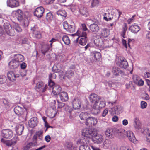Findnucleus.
<instances>
[{
    "label": "nucleus",
    "mask_w": 150,
    "mask_h": 150,
    "mask_svg": "<svg viewBox=\"0 0 150 150\" xmlns=\"http://www.w3.org/2000/svg\"><path fill=\"white\" fill-rule=\"evenodd\" d=\"M76 34L78 37L74 42H78L80 45H85L87 42L86 33L79 31H77Z\"/></svg>",
    "instance_id": "obj_1"
},
{
    "label": "nucleus",
    "mask_w": 150,
    "mask_h": 150,
    "mask_svg": "<svg viewBox=\"0 0 150 150\" xmlns=\"http://www.w3.org/2000/svg\"><path fill=\"white\" fill-rule=\"evenodd\" d=\"M97 130L94 128H87L84 129L82 131V135L87 138H91L95 135Z\"/></svg>",
    "instance_id": "obj_2"
},
{
    "label": "nucleus",
    "mask_w": 150,
    "mask_h": 150,
    "mask_svg": "<svg viewBox=\"0 0 150 150\" xmlns=\"http://www.w3.org/2000/svg\"><path fill=\"white\" fill-rule=\"evenodd\" d=\"M116 64L121 68L126 69L128 65L127 61L125 58L122 57H119L116 60Z\"/></svg>",
    "instance_id": "obj_3"
},
{
    "label": "nucleus",
    "mask_w": 150,
    "mask_h": 150,
    "mask_svg": "<svg viewBox=\"0 0 150 150\" xmlns=\"http://www.w3.org/2000/svg\"><path fill=\"white\" fill-rule=\"evenodd\" d=\"M4 29L6 33L10 36H13L15 34L14 30L12 28L11 25L8 23H4Z\"/></svg>",
    "instance_id": "obj_4"
},
{
    "label": "nucleus",
    "mask_w": 150,
    "mask_h": 150,
    "mask_svg": "<svg viewBox=\"0 0 150 150\" xmlns=\"http://www.w3.org/2000/svg\"><path fill=\"white\" fill-rule=\"evenodd\" d=\"M1 134L3 138L9 139L11 138L12 137L13 133L11 129H5L1 130Z\"/></svg>",
    "instance_id": "obj_5"
},
{
    "label": "nucleus",
    "mask_w": 150,
    "mask_h": 150,
    "mask_svg": "<svg viewBox=\"0 0 150 150\" xmlns=\"http://www.w3.org/2000/svg\"><path fill=\"white\" fill-rule=\"evenodd\" d=\"M98 122V120L96 118L90 116L87 120L85 121L86 125L89 127H94L96 126Z\"/></svg>",
    "instance_id": "obj_6"
},
{
    "label": "nucleus",
    "mask_w": 150,
    "mask_h": 150,
    "mask_svg": "<svg viewBox=\"0 0 150 150\" xmlns=\"http://www.w3.org/2000/svg\"><path fill=\"white\" fill-rule=\"evenodd\" d=\"M94 103L93 108L97 110L96 113H98L101 109L106 105L105 102L103 101H100L99 103H98V102H97Z\"/></svg>",
    "instance_id": "obj_7"
},
{
    "label": "nucleus",
    "mask_w": 150,
    "mask_h": 150,
    "mask_svg": "<svg viewBox=\"0 0 150 150\" xmlns=\"http://www.w3.org/2000/svg\"><path fill=\"white\" fill-rule=\"evenodd\" d=\"M97 132L95 135H93L92 139L93 142L95 143L101 144L103 140V137L102 135L98 134H97Z\"/></svg>",
    "instance_id": "obj_8"
},
{
    "label": "nucleus",
    "mask_w": 150,
    "mask_h": 150,
    "mask_svg": "<svg viewBox=\"0 0 150 150\" xmlns=\"http://www.w3.org/2000/svg\"><path fill=\"white\" fill-rule=\"evenodd\" d=\"M47 84L44 85V83L42 81H39L36 84L35 88L36 89H38L42 92H45L47 88Z\"/></svg>",
    "instance_id": "obj_9"
},
{
    "label": "nucleus",
    "mask_w": 150,
    "mask_h": 150,
    "mask_svg": "<svg viewBox=\"0 0 150 150\" xmlns=\"http://www.w3.org/2000/svg\"><path fill=\"white\" fill-rule=\"evenodd\" d=\"M44 12V9L42 6L38 7L34 12V15L38 18H41Z\"/></svg>",
    "instance_id": "obj_10"
},
{
    "label": "nucleus",
    "mask_w": 150,
    "mask_h": 150,
    "mask_svg": "<svg viewBox=\"0 0 150 150\" xmlns=\"http://www.w3.org/2000/svg\"><path fill=\"white\" fill-rule=\"evenodd\" d=\"M133 79L134 82L139 86H142L144 84V81L137 75H133Z\"/></svg>",
    "instance_id": "obj_11"
},
{
    "label": "nucleus",
    "mask_w": 150,
    "mask_h": 150,
    "mask_svg": "<svg viewBox=\"0 0 150 150\" xmlns=\"http://www.w3.org/2000/svg\"><path fill=\"white\" fill-rule=\"evenodd\" d=\"M73 108L75 109H79L81 106V100L78 98L74 99L72 102Z\"/></svg>",
    "instance_id": "obj_12"
},
{
    "label": "nucleus",
    "mask_w": 150,
    "mask_h": 150,
    "mask_svg": "<svg viewBox=\"0 0 150 150\" xmlns=\"http://www.w3.org/2000/svg\"><path fill=\"white\" fill-rule=\"evenodd\" d=\"M63 25L64 28L67 31L71 33H72L75 32V29L74 27L68 23L67 21H64L63 23Z\"/></svg>",
    "instance_id": "obj_13"
},
{
    "label": "nucleus",
    "mask_w": 150,
    "mask_h": 150,
    "mask_svg": "<svg viewBox=\"0 0 150 150\" xmlns=\"http://www.w3.org/2000/svg\"><path fill=\"white\" fill-rule=\"evenodd\" d=\"M18 74H15L12 71H9L7 73V76L8 79L11 81H13L16 80V78L19 77Z\"/></svg>",
    "instance_id": "obj_14"
},
{
    "label": "nucleus",
    "mask_w": 150,
    "mask_h": 150,
    "mask_svg": "<svg viewBox=\"0 0 150 150\" xmlns=\"http://www.w3.org/2000/svg\"><path fill=\"white\" fill-rule=\"evenodd\" d=\"M7 4L8 6L11 8L18 7L19 5L18 0H7Z\"/></svg>",
    "instance_id": "obj_15"
},
{
    "label": "nucleus",
    "mask_w": 150,
    "mask_h": 150,
    "mask_svg": "<svg viewBox=\"0 0 150 150\" xmlns=\"http://www.w3.org/2000/svg\"><path fill=\"white\" fill-rule=\"evenodd\" d=\"M89 98L91 102L94 103L96 102H99L100 97L96 94L92 93L90 95Z\"/></svg>",
    "instance_id": "obj_16"
},
{
    "label": "nucleus",
    "mask_w": 150,
    "mask_h": 150,
    "mask_svg": "<svg viewBox=\"0 0 150 150\" xmlns=\"http://www.w3.org/2000/svg\"><path fill=\"white\" fill-rule=\"evenodd\" d=\"M129 29L132 33H136L140 30V28L137 24L134 23L130 27Z\"/></svg>",
    "instance_id": "obj_17"
},
{
    "label": "nucleus",
    "mask_w": 150,
    "mask_h": 150,
    "mask_svg": "<svg viewBox=\"0 0 150 150\" xmlns=\"http://www.w3.org/2000/svg\"><path fill=\"white\" fill-rule=\"evenodd\" d=\"M127 137L129 140L132 142H134L136 141L137 140L133 133L130 131L126 132Z\"/></svg>",
    "instance_id": "obj_18"
},
{
    "label": "nucleus",
    "mask_w": 150,
    "mask_h": 150,
    "mask_svg": "<svg viewBox=\"0 0 150 150\" xmlns=\"http://www.w3.org/2000/svg\"><path fill=\"white\" fill-rule=\"evenodd\" d=\"M51 47L48 43H46L42 45L41 48V51L42 53L44 55H45Z\"/></svg>",
    "instance_id": "obj_19"
},
{
    "label": "nucleus",
    "mask_w": 150,
    "mask_h": 150,
    "mask_svg": "<svg viewBox=\"0 0 150 150\" xmlns=\"http://www.w3.org/2000/svg\"><path fill=\"white\" fill-rule=\"evenodd\" d=\"M104 19L106 21H110L112 20H113L114 21V18L115 17V16L112 15L109 13H105L103 15Z\"/></svg>",
    "instance_id": "obj_20"
},
{
    "label": "nucleus",
    "mask_w": 150,
    "mask_h": 150,
    "mask_svg": "<svg viewBox=\"0 0 150 150\" xmlns=\"http://www.w3.org/2000/svg\"><path fill=\"white\" fill-rule=\"evenodd\" d=\"M24 129V127L22 124H19L17 125L15 128V130L16 133L19 135H21Z\"/></svg>",
    "instance_id": "obj_21"
},
{
    "label": "nucleus",
    "mask_w": 150,
    "mask_h": 150,
    "mask_svg": "<svg viewBox=\"0 0 150 150\" xmlns=\"http://www.w3.org/2000/svg\"><path fill=\"white\" fill-rule=\"evenodd\" d=\"M61 91V88L58 85H55L52 89V92L54 95H57L60 93Z\"/></svg>",
    "instance_id": "obj_22"
},
{
    "label": "nucleus",
    "mask_w": 150,
    "mask_h": 150,
    "mask_svg": "<svg viewBox=\"0 0 150 150\" xmlns=\"http://www.w3.org/2000/svg\"><path fill=\"white\" fill-rule=\"evenodd\" d=\"M15 17L20 22L23 19V13L21 10L18 9L15 11Z\"/></svg>",
    "instance_id": "obj_23"
},
{
    "label": "nucleus",
    "mask_w": 150,
    "mask_h": 150,
    "mask_svg": "<svg viewBox=\"0 0 150 150\" xmlns=\"http://www.w3.org/2000/svg\"><path fill=\"white\" fill-rule=\"evenodd\" d=\"M59 97L61 100L63 102L67 101L69 99L67 93L65 92H62L60 93L59 94Z\"/></svg>",
    "instance_id": "obj_24"
},
{
    "label": "nucleus",
    "mask_w": 150,
    "mask_h": 150,
    "mask_svg": "<svg viewBox=\"0 0 150 150\" xmlns=\"http://www.w3.org/2000/svg\"><path fill=\"white\" fill-rule=\"evenodd\" d=\"M110 34V31L108 29L105 28L102 29L101 32L100 36L103 38L108 37Z\"/></svg>",
    "instance_id": "obj_25"
},
{
    "label": "nucleus",
    "mask_w": 150,
    "mask_h": 150,
    "mask_svg": "<svg viewBox=\"0 0 150 150\" xmlns=\"http://www.w3.org/2000/svg\"><path fill=\"white\" fill-rule=\"evenodd\" d=\"M89 28L90 30L92 32L97 33L99 30V28L98 26L96 24L93 23L90 25Z\"/></svg>",
    "instance_id": "obj_26"
},
{
    "label": "nucleus",
    "mask_w": 150,
    "mask_h": 150,
    "mask_svg": "<svg viewBox=\"0 0 150 150\" xmlns=\"http://www.w3.org/2000/svg\"><path fill=\"white\" fill-rule=\"evenodd\" d=\"M90 116V114L86 112H82L79 115L80 119L81 120L86 121Z\"/></svg>",
    "instance_id": "obj_27"
},
{
    "label": "nucleus",
    "mask_w": 150,
    "mask_h": 150,
    "mask_svg": "<svg viewBox=\"0 0 150 150\" xmlns=\"http://www.w3.org/2000/svg\"><path fill=\"white\" fill-rule=\"evenodd\" d=\"M9 65L11 69L17 68L19 65V63L15 59L11 60L9 63Z\"/></svg>",
    "instance_id": "obj_28"
},
{
    "label": "nucleus",
    "mask_w": 150,
    "mask_h": 150,
    "mask_svg": "<svg viewBox=\"0 0 150 150\" xmlns=\"http://www.w3.org/2000/svg\"><path fill=\"white\" fill-rule=\"evenodd\" d=\"M36 117H33L29 120L28 125L30 127L33 128L37 125Z\"/></svg>",
    "instance_id": "obj_29"
},
{
    "label": "nucleus",
    "mask_w": 150,
    "mask_h": 150,
    "mask_svg": "<svg viewBox=\"0 0 150 150\" xmlns=\"http://www.w3.org/2000/svg\"><path fill=\"white\" fill-rule=\"evenodd\" d=\"M114 130L115 133L119 136H123L125 132V130L122 128H115L114 129Z\"/></svg>",
    "instance_id": "obj_30"
},
{
    "label": "nucleus",
    "mask_w": 150,
    "mask_h": 150,
    "mask_svg": "<svg viewBox=\"0 0 150 150\" xmlns=\"http://www.w3.org/2000/svg\"><path fill=\"white\" fill-rule=\"evenodd\" d=\"M23 108L19 106H16L14 109L15 113L18 115H21L23 113Z\"/></svg>",
    "instance_id": "obj_31"
},
{
    "label": "nucleus",
    "mask_w": 150,
    "mask_h": 150,
    "mask_svg": "<svg viewBox=\"0 0 150 150\" xmlns=\"http://www.w3.org/2000/svg\"><path fill=\"white\" fill-rule=\"evenodd\" d=\"M112 72L114 75L118 76L119 74H122V71L119 68L117 67H113L112 69Z\"/></svg>",
    "instance_id": "obj_32"
},
{
    "label": "nucleus",
    "mask_w": 150,
    "mask_h": 150,
    "mask_svg": "<svg viewBox=\"0 0 150 150\" xmlns=\"http://www.w3.org/2000/svg\"><path fill=\"white\" fill-rule=\"evenodd\" d=\"M14 59L18 63L23 61L24 60V57L22 55L18 54L14 56Z\"/></svg>",
    "instance_id": "obj_33"
},
{
    "label": "nucleus",
    "mask_w": 150,
    "mask_h": 150,
    "mask_svg": "<svg viewBox=\"0 0 150 150\" xmlns=\"http://www.w3.org/2000/svg\"><path fill=\"white\" fill-rule=\"evenodd\" d=\"M36 143H33V142H30L25 146L24 147V150H28L29 149L32 148L33 147L36 146Z\"/></svg>",
    "instance_id": "obj_34"
},
{
    "label": "nucleus",
    "mask_w": 150,
    "mask_h": 150,
    "mask_svg": "<svg viewBox=\"0 0 150 150\" xmlns=\"http://www.w3.org/2000/svg\"><path fill=\"white\" fill-rule=\"evenodd\" d=\"M80 13L81 15L85 17H87L89 13L86 8H82L80 10Z\"/></svg>",
    "instance_id": "obj_35"
},
{
    "label": "nucleus",
    "mask_w": 150,
    "mask_h": 150,
    "mask_svg": "<svg viewBox=\"0 0 150 150\" xmlns=\"http://www.w3.org/2000/svg\"><path fill=\"white\" fill-rule=\"evenodd\" d=\"M111 142L108 139H106L103 142V147L105 149H107L110 146Z\"/></svg>",
    "instance_id": "obj_36"
},
{
    "label": "nucleus",
    "mask_w": 150,
    "mask_h": 150,
    "mask_svg": "<svg viewBox=\"0 0 150 150\" xmlns=\"http://www.w3.org/2000/svg\"><path fill=\"white\" fill-rule=\"evenodd\" d=\"M93 53L94 55V58L96 60L99 61L100 60L101 55L99 52L94 51L93 52Z\"/></svg>",
    "instance_id": "obj_37"
},
{
    "label": "nucleus",
    "mask_w": 150,
    "mask_h": 150,
    "mask_svg": "<svg viewBox=\"0 0 150 150\" xmlns=\"http://www.w3.org/2000/svg\"><path fill=\"white\" fill-rule=\"evenodd\" d=\"M113 134V130L111 129H108L105 131V134L106 137L110 138H111Z\"/></svg>",
    "instance_id": "obj_38"
},
{
    "label": "nucleus",
    "mask_w": 150,
    "mask_h": 150,
    "mask_svg": "<svg viewBox=\"0 0 150 150\" xmlns=\"http://www.w3.org/2000/svg\"><path fill=\"white\" fill-rule=\"evenodd\" d=\"M56 114V112L54 110H49L47 112L48 116L51 118H53L55 117Z\"/></svg>",
    "instance_id": "obj_39"
},
{
    "label": "nucleus",
    "mask_w": 150,
    "mask_h": 150,
    "mask_svg": "<svg viewBox=\"0 0 150 150\" xmlns=\"http://www.w3.org/2000/svg\"><path fill=\"white\" fill-rule=\"evenodd\" d=\"M134 126L135 128L139 129L141 127V123L139 122V119L136 117L134 120Z\"/></svg>",
    "instance_id": "obj_40"
},
{
    "label": "nucleus",
    "mask_w": 150,
    "mask_h": 150,
    "mask_svg": "<svg viewBox=\"0 0 150 150\" xmlns=\"http://www.w3.org/2000/svg\"><path fill=\"white\" fill-rule=\"evenodd\" d=\"M62 40L66 45H68L70 43V40L69 37L67 35L63 36L62 38Z\"/></svg>",
    "instance_id": "obj_41"
},
{
    "label": "nucleus",
    "mask_w": 150,
    "mask_h": 150,
    "mask_svg": "<svg viewBox=\"0 0 150 150\" xmlns=\"http://www.w3.org/2000/svg\"><path fill=\"white\" fill-rule=\"evenodd\" d=\"M1 100L4 106L10 107L11 105V103L8 100L3 98L1 99Z\"/></svg>",
    "instance_id": "obj_42"
},
{
    "label": "nucleus",
    "mask_w": 150,
    "mask_h": 150,
    "mask_svg": "<svg viewBox=\"0 0 150 150\" xmlns=\"http://www.w3.org/2000/svg\"><path fill=\"white\" fill-rule=\"evenodd\" d=\"M1 142L8 146H10L13 145L11 141L10 140H6L3 138L1 139Z\"/></svg>",
    "instance_id": "obj_43"
},
{
    "label": "nucleus",
    "mask_w": 150,
    "mask_h": 150,
    "mask_svg": "<svg viewBox=\"0 0 150 150\" xmlns=\"http://www.w3.org/2000/svg\"><path fill=\"white\" fill-rule=\"evenodd\" d=\"M79 150H91L89 146L87 144L81 145L79 148Z\"/></svg>",
    "instance_id": "obj_44"
},
{
    "label": "nucleus",
    "mask_w": 150,
    "mask_h": 150,
    "mask_svg": "<svg viewBox=\"0 0 150 150\" xmlns=\"http://www.w3.org/2000/svg\"><path fill=\"white\" fill-rule=\"evenodd\" d=\"M7 78L6 76L4 75H0V84H4L6 81Z\"/></svg>",
    "instance_id": "obj_45"
},
{
    "label": "nucleus",
    "mask_w": 150,
    "mask_h": 150,
    "mask_svg": "<svg viewBox=\"0 0 150 150\" xmlns=\"http://www.w3.org/2000/svg\"><path fill=\"white\" fill-rule=\"evenodd\" d=\"M57 14L61 16L65 17L67 15L66 11L64 10H59L57 12Z\"/></svg>",
    "instance_id": "obj_46"
},
{
    "label": "nucleus",
    "mask_w": 150,
    "mask_h": 150,
    "mask_svg": "<svg viewBox=\"0 0 150 150\" xmlns=\"http://www.w3.org/2000/svg\"><path fill=\"white\" fill-rule=\"evenodd\" d=\"M74 75V72L72 70H69L66 71L65 76L69 78H71Z\"/></svg>",
    "instance_id": "obj_47"
},
{
    "label": "nucleus",
    "mask_w": 150,
    "mask_h": 150,
    "mask_svg": "<svg viewBox=\"0 0 150 150\" xmlns=\"http://www.w3.org/2000/svg\"><path fill=\"white\" fill-rule=\"evenodd\" d=\"M53 15L51 13L49 12L47 14L46 18L47 21H51L53 20Z\"/></svg>",
    "instance_id": "obj_48"
},
{
    "label": "nucleus",
    "mask_w": 150,
    "mask_h": 150,
    "mask_svg": "<svg viewBox=\"0 0 150 150\" xmlns=\"http://www.w3.org/2000/svg\"><path fill=\"white\" fill-rule=\"evenodd\" d=\"M33 34L34 37L36 38L40 39L42 37L41 33L39 30L33 33Z\"/></svg>",
    "instance_id": "obj_49"
},
{
    "label": "nucleus",
    "mask_w": 150,
    "mask_h": 150,
    "mask_svg": "<svg viewBox=\"0 0 150 150\" xmlns=\"http://www.w3.org/2000/svg\"><path fill=\"white\" fill-rule=\"evenodd\" d=\"M42 132L41 131H40L37 132L35 135L37 136V137L39 138V139L40 140H42L43 139L42 137Z\"/></svg>",
    "instance_id": "obj_50"
},
{
    "label": "nucleus",
    "mask_w": 150,
    "mask_h": 150,
    "mask_svg": "<svg viewBox=\"0 0 150 150\" xmlns=\"http://www.w3.org/2000/svg\"><path fill=\"white\" fill-rule=\"evenodd\" d=\"M82 28L81 29L78 30L77 31H81L84 32H86V31L88 30L87 28L86 25L85 24H82L81 25Z\"/></svg>",
    "instance_id": "obj_51"
},
{
    "label": "nucleus",
    "mask_w": 150,
    "mask_h": 150,
    "mask_svg": "<svg viewBox=\"0 0 150 150\" xmlns=\"http://www.w3.org/2000/svg\"><path fill=\"white\" fill-rule=\"evenodd\" d=\"M95 45L97 47H99L101 46V43L100 42L99 39H97L94 40V41Z\"/></svg>",
    "instance_id": "obj_52"
},
{
    "label": "nucleus",
    "mask_w": 150,
    "mask_h": 150,
    "mask_svg": "<svg viewBox=\"0 0 150 150\" xmlns=\"http://www.w3.org/2000/svg\"><path fill=\"white\" fill-rule=\"evenodd\" d=\"M99 2L98 0H92L91 6L92 7L97 6L99 4Z\"/></svg>",
    "instance_id": "obj_53"
},
{
    "label": "nucleus",
    "mask_w": 150,
    "mask_h": 150,
    "mask_svg": "<svg viewBox=\"0 0 150 150\" xmlns=\"http://www.w3.org/2000/svg\"><path fill=\"white\" fill-rule=\"evenodd\" d=\"M14 28L16 31L21 32L22 31L21 28L17 24H14Z\"/></svg>",
    "instance_id": "obj_54"
},
{
    "label": "nucleus",
    "mask_w": 150,
    "mask_h": 150,
    "mask_svg": "<svg viewBox=\"0 0 150 150\" xmlns=\"http://www.w3.org/2000/svg\"><path fill=\"white\" fill-rule=\"evenodd\" d=\"M136 16V15H134L129 19L127 20V22L128 24H130L132 22H133L135 20L134 17Z\"/></svg>",
    "instance_id": "obj_55"
},
{
    "label": "nucleus",
    "mask_w": 150,
    "mask_h": 150,
    "mask_svg": "<svg viewBox=\"0 0 150 150\" xmlns=\"http://www.w3.org/2000/svg\"><path fill=\"white\" fill-rule=\"evenodd\" d=\"M58 102V107L57 109H61L65 105V103H63L59 102L58 100H57Z\"/></svg>",
    "instance_id": "obj_56"
},
{
    "label": "nucleus",
    "mask_w": 150,
    "mask_h": 150,
    "mask_svg": "<svg viewBox=\"0 0 150 150\" xmlns=\"http://www.w3.org/2000/svg\"><path fill=\"white\" fill-rule=\"evenodd\" d=\"M31 30L33 34L39 30L38 28L36 25H35L33 27H31Z\"/></svg>",
    "instance_id": "obj_57"
},
{
    "label": "nucleus",
    "mask_w": 150,
    "mask_h": 150,
    "mask_svg": "<svg viewBox=\"0 0 150 150\" xmlns=\"http://www.w3.org/2000/svg\"><path fill=\"white\" fill-rule=\"evenodd\" d=\"M56 85L52 80H48V86L50 87H53Z\"/></svg>",
    "instance_id": "obj_58"
},
{
    "label": "nucleus",
    "mask_w": 150,
    "mask_h": 150,
    "mask_svg": "<svg viewBox=\"0 0 150 150\" xmlns=\"http://www.w3.org/2000/svg\"><path fill=\"white\" fill-rule=\"evenodd\" d=\"M141 108L142 109H144L147 107V103L144 101H142L141 102Z\"/></svg>",
    "instance_id": "obj_59"
},
{
    "label": "nucleus",
    "mask_w": 150,
    "mask_h": 150,
    "mask_svg": "<svg viewBox=\"0 0 150 150\" xmlns=\"http://www.w3.org/2000/svg\"><path fill=\"white\" fill-rule=\"evenodd\" d=\"M65 146L68 149H70L72 146V144L71 142H67L65 144Z\"/></svg>",
    "instance_id": "obj_60"
},
{
    "label": "nucleus",
    "mask_w": 150,
    "mask_h": 150,
    "mask_svg": "<svg viewBox=\"0 0 150 150\" xmlns=\"http://www.w3.org/2000/svg\"><path fill=\"white\" fill-rule=\"evenodd\" d=\"M112 111L114 112V113L116 114L118 112V107L117 106H115L111 108Z\"/></svg>",
    "instance_id": "obj_61"
},
{
    "label": "nucleus",
    "mask_w": 150,
    "mask_h": 150,
    "mask_svg": "<svg viewBox=\"0 0 150 150\" xmlns=\"http://www.w3.org/2000/svg\"><path fill=\"white\" fill-rule=\"evenodd\" d=\"M37 138H38V137L35 135V134L34 135V136H33V137L32 138V142H33V143H35V142L36 143V145H37Z\"/></svg>",
    "instance_id": "obj_62"
},
{
    "label": "nucleus",
    "mask_w": 150,
    "mask_h": 150,
    "mask_svg": "<svg viewBox=\"0 0 150 150\" xmlns=\"http://www.w3.org/2000/svg\"><path fill=\"white\" fill-rule=\"evenodd\" d=\"M17 139V137H14L12 139L10 140L11 141L12 144H13L16 143Z\"/></svg>",
    "instance_id": "obj_63"
},
{
    "label": "nucleus",
    "mask_w": 150,
    "mask_h": 150,
    "mask_svg": "<svg viewBox=\"0 0 150 150\" xmlns=\"http://www.w3.org/2000/svg\"><path fill=\"white\" fill-rule=\"evenodd\" d=\"M117 11L118 13V16L117 17L115 16V18H114V21H115L118 20V19L120 17V15L122 14V12L120 11L119 10H117Z\"/></svg>",
    "instance_id": "obj_64"
}]
</instances>
